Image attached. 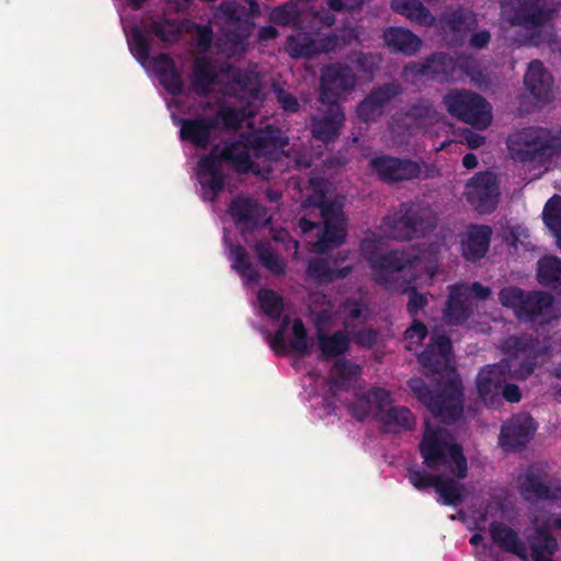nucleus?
Masks as SVG:
<instances>
[{"instance_id":"1","label":"nucleus","mask_w":561,"mask_h":561,"mask_svg":"<svg viewBox=\"0 0 561 561\" xmlns=\"http://www.w3.org/2000/svg\"><path fill=\"white\" fill-rule=\"evenodd\" d=\"M322 405L329 414L335 412L336 401L346 402L350 414L359 422L373 416L386 432L411 431L415 416L405 407L392 405L387 388H323Z\"/></svg>"},{"instance_id":"2","label":"nucleus","mask_w":561,"mask_h":561,"mask_svg":"<svg viewBox=\"0 0 561 561\" xmlns=\"http://www.w3.org/2000/svg\"><path fill=\"white\" fill-rule=\"evenodd\" d=\"M423 463L431 470L447 469L448 472L462 480L468 474V462L460 444L450 443L446 432L424 422V432L419 444Z\"/></svg>"},{"instance_id":"3","label":"nucleus","mask_w":561,"mask_h":561,"mask_svg":"<svg viewBox=\"0 0 561 561\" xmlns=\"http://www.w3.org/2000/svg\"><path fill=\"white\" fill-rule=\"evenodd\" d=\"M437 226L434 210L423 202H404L387 215L382 227L388 237L410 241L432 232Z\"/></svg>"},{"instance_id":"4","label":"nucleus","mask_w":561,"mask_h":561,"mask_svg":"<svg viewBox=\"0 0 561 561\" xmlns=\"http://www.w3.org/2000/svg\"><path fill=\"white\" fill-rule=\"evenodd\" d=\"M417 362L424 375L435 381V386H462L448 335L433 334L417 355Z\"/></svg>"},{"instance_id":"5","label":"nucleus","mask_w":561,"mask_h":561,"mask_svg":"<svg viewBox=\"0 0 561 561\" xmlns=\"http://www.w3.org/2000/svg\"><path fill=\"white\" fill-rule=\"evenodd\" d=\"M368 169L376 179L386 184H397L414 180L433 179L439 174L434 164H426L411 158L379 154L371 158Z\"/></svg>"},{"instance_id":"6","label":"nucleus","mask_w":561,"mask_h":561,"mask_svg":"<svg viewBox=\"0 0 561 561\" xmlns=\"http://www.w3.org/2000/svg\"><path fill=\"white\" fill-rule=\"evenodd\" d=\"M516 489L529 505L546 504L561 508V479L550 481L547 470L538 463L529 465L517 477Z\"/></svg>"},{"instance_id":"7","label":"nucleus","mask_w":561,"mask_h":561,"mask_svg":"<svg viewBox=\"0 0 561 561\" xmlns=\"http://www.w3.org/2000/svg\"><path fill=\"white\" fill-rule=\"evenodd\" d=\"M414 397L444 424L457 422L463 413V388H411Z\"/></svg>"},{"instance_id":"8","label":"nucleus","mask_w":561,"mask_h":561,"mask_svg":"<svg viewBox=\"0 0 561 561\" xmlns=\"http://www.w3.org/2000/svg\"><path fill=\"white\" fill-rule=\"evenodd\" d=\"M443 103L453 117L478 129H485L491 124V106L476 92L451 90L444 95Z\"/></svg>"},{"instance_id":"9","label":"nucleus","mask_w":561,"mask_h":561,"mask_svg":"<svg viewBox=\"0 0 561 561\" xmlns=\"http://www.w3.org/2000/svg\"><path fill=\"white\" fill-rule=\"evenodd\" d=\"M502 306L514 311L515 316L525 322H533L550 312L553 297L546 291H525L516 286L502 288L499 293Z\"/></svg>"},{"instance_id":"10","label":"nucleus","mask_w":561,"mask_h":561,"mask_svg":"<svg viewBox=\"0 0 561 561\" xmlns=\"http://www.w3.org/2000/svg\"><path fill=\"white\" fill-rule=\"evenodd\" d=\"M560 7L556 0H517L512 4L508 21L514 26L537 31L556 18Z\"/></svg>"},{"instance_id":"11","label":"nucleus","mask_w":561,"mask_h":561,"mask_svg":"<svg viewBox=\"0 0 561 561\" xmlns=\"http://www.w3.org/2000/svg\"><path fill=\"white\" fill-rule=\"evenodd\" d=\"M356 82V73L348 65L334 62L324 66L320 75V102L339 104L341 98L355 88Z\"/></svg>"},{"instance_id":"12","label":"nucleus","mask_w":561,"mask_h":561,"mask_svg":"<svg viewBox=\"0 0 561 561\" xmlns=\"http://www.w3.org/2000/svg\"><path fill=\"white\" fill-rule=\"evenodd\" d=\"M310 20L306 26L308 32H297L286 39V51L294 59H310L317 56V38L314 34L323 27H331L335 23V16L330 11L322 9L320 11H310Z\"/></svg>"},{"instance_id":"13","label":"nucleus","mask_w":561,"mask_h":561,"mask_svg":"<svg viewBox=\"0 0 561 561\" xmlns=\"http://www.w3.org/2000/svg\"><path fill=\"white\" fill-rule=\"evenodd\" d=\"M536 341L533 335L523 333L510 335L501 344V351L506 358L503 360L514 362V378L525 380L533 375L536 364Z\"/></svg>"},{"instance_id":"14","label":"nucleus","mask_w":561,"mask_h":561,"mask_svg":"<svg viewBox=\"0 0 561 561\" xmlns=\"http://www.w3.org/2000/svg\"><path fill=\"white\" fill-rule=\"evenodd\" d=\"M465 195L479 214L493 213L500 198L497 176L491 171L478 172L466 184Z\"/></svg>"},{"instance_id":"15","label":"nucleus","mask_w":561,"mask_h":561,"mask_svg":"<svg viewBox=\"0 0 561 561\" xmlns=\"http://www.w3.org/2000/svg\"><path fill=\"white\" fill-rule=\"evenodd\" d=\"M537 428L529 413L514 414L501 425L497 444L504 453L520 451L534 438Z\"/></svg>"},{"instance_id":"16","label":"nucleus","mask_w":561,"mask_h":561,"mask_svg":"<svg viewBox=\"0 0 561 561\" xmlns=\"http://www.w3.org/2000/svg\"><path fill=\"white\" fill-rule=\"evenodd\" d=\"M506 146L514 161L543 162L542 140L539 126L524 127L507 138Z\"/></svg>"},{"instance_id":"17","label":"nucleus","mask_w":561,"mask_h":561,"mask_svg":"<svg viewBox=\"0 0 561 561\" xmlns=\"http://www.w3.org/2000/svg\"><path fill=\"white\" fill-rule=\"evenodd\" d=\"M228 214L237 228L245 233L253 232L263 222L266 208L252 197L237 195L228 206Z\"/></svg>"},{"instance_id":"18","label":"nucleus","mask_w":561,"mask_h":561,"mask_svg":"<svg viewBox=\"0 0 561 561\" xmlns=\"http://www.w3.org/2000/svg\"><path fill=\"white\" fill-rule=\"evenodd\" d=\"M407 68L416 76L446 82L455 79L458 62L446 53H433L425 60L411 62Z\"/></svg>"},{"instance_id":"19","label":"nucleus","mask_w":561,"mask_h":561,"mask_svg":"<svg viewBox=\"0 0 561 561\" xmlns=\"http://www.w3.org/2000/svg\"><path fill=\"white\" fill-rule=\"evenodd\" d=\"M250 150H252V147L242 138L241 133L238 139L225 142L221 149L215 146L209 153L215 154L218 163L225 162L231 165L238 174H248L255 172Z\"/></svg>"},{"instance_id":"20","label":"nucleus","mask_w":561,"mask_h":561,"mask_svg":"<svg viewBox=\"0 0 561 561\" xmlns=\"http://www.w3.org/2000/svg\"><path fill=\"white\" fill-rule=\"evenodd\" d=\"M345 257L314 256L308 260L306 276L317 285H328L346 278L353 271L352 265L342 266Z\"/></svg>"},{"instance_id":"21","label":"nucleus","mask_w":561,"mask_h":561,"mask_svg":"<svg viewBox=\"0 0 561 561\" xmlns=\"http://www.w3.org/2000/svg\"><path fill=\"white\" fill-rule=\"evenodd\" d=\"M402 92L397 83H383L374 88L356 107L357 116L365 123L380 116L385 106Z\"/></svg>"},{"instance_id":"22","label":"nucleus","mask_w":561,"mask_h":561,"mask_svg":"<svg viewBox=\"0 0 561 561\" xmlns=\"http://www.w3.org/2000/svg\"><path fill=\"white\" fill-rule=\"evenodd\" d=\"M328 110L319 117L311 119L312 137L322 142L334 141L344 126L345 114L340 104H328Z\"/></svg>"},{"instance_id":"23","label":"nucleus","mask_w":561,"mask_h":561,"mask_svg":"<svg viewBox=\"0 0 561 561\" xmlns=\"http://www.w3.org/2000/svg\"><path fill=\"white\" fill-rule=\"evenodd\" d=\"M493 230L488 225H470L461 240V253L466 261L476 263L485 256L490 249Z\"/></svg>"},{"instance_id":"24","label":"nucleus","mask_w":561,"mask_h":561,"mask_svg":"<svg viewBox=\"0 0 561 561\" xmlns=\"http://www.w3.org/2000/svg\"><path fill=\"white\" fill-rule=\"evenodd\" d=\"M321 219L323 228L318 241L314 243V248L318 253H325L339 248L346 239L343 208Z\"/></svg>"},{"instance_id":"25","label":"nucleus","mask_w":561,"mask_h":561,"mask_svg":"<svg viewBox=\"0 0 561 561\" xmlns=\"http://www.w3.org/2000/svg\"><path fill=\"white\" fill-rule=\"evenodd\" d=\"M242 138L252 147L256 157H272L288 144L282 130L272 126L254 133L244 131Z\"/></svg>"},{"instance_id":"26","label":"nucleus","mask_w":561,"mask_h":561,"mask_svg":"<svg viewBox=\"0 0 561 561\" xmlns=\"http://www.w3.org/2000/svg\"><path fill=\"white\" fill-rule=\"evenodd\" d=\"M525 545L533 561H553L552 556L559 549L558 539L547 524L535 526Z\"/></svg>"},{"instance_id":"27","label":"nucleus","mask_w":561,"mask_h":561,"mask_svg":"<svg viewBox=\"0 0 561 561\" xmlns=\"http://www.w3.org/2000/svg\"><path fill=\"white\" fill-rule=\"evenodd\" d=\"M472 314V307L469 304V290L466 285L450 286L449 296L446 301L443 317L448 325L465 323Z\"/></svg>"},{"instance_id":"28","label":"nucleus","mask_w":561,"mask_h":561,"mask_svg":"<svg viewBox=\"0 0 561 561\" xmlns=\"http://www.w3.org/2000/svg\"><path fill=\"white\" fill-rule=\"evenodd\" d=\"M214 130L216 128L210 117L182 118L180 138L183 141L191 142L196 148L206 149L213 139Z\"/></svg>"},{"instance_id":"29","label":"nucleus","mask_w":561,"mask_h":561,"mask_svg":"<svg viewBox=\"0 0 561 561\" xmlns=\"http://www.w3.org/2000/svg\"><path fill=\"white\" fill-rule=\"evenodd\" d=\"M153 68L160 84L169 94L180 96L184 93L182 75L169 54L162 53L154 57Z\"/></svg>"},{"instance_id":"30","label":"nucleus","mask_w":561,"mask_h":561,"mask_svg":"<svg viewBox=\"0 0 561 561\" xmlns=\"http://www.w3.org/2000/svg\"><path fill=\"white\" fill-rule=\"evenodd\" d=\"M524 84L537 101H549L553 79L542 61L533 60L528 64L524 76Z\"/></svg>"},{"instance_id":"31","label":"nucleus","mask_w":561,"mask_h":561,"mask_svg":"<svg viewBox=\"0 0 561 561\" xmlns=\"http://www.w3.org/2000/svg\"><path fill=\"white\" fill-rule=\"evenodd\" d=\"M489 533L492 541L503 551L527 560V547L512 527L500 522H492Z\"/></svg>"},{"instance_id":"32","label":"nucleus","mask_w":561,"mask_h":561,"mask_svg":"<svg viewBox=\"0 0 561 561\" xmlns=\"http://www.w3.org/2000/svg\"><path fill=\"white\" fill-rule=\"evenodd\" d=\"M382 38L391 53H401L409 57L415 55L422 46L421 38L403 27L390 26L386 28Z\"/></svg>"},{"instance_id":"33","label":"nucleus","mask_w":561,"mask_h":561,"mask_svg":"<svg viewBox=\"0 0 561 561\" xmlns=\"http://www.w3.org/2000/svg\"><path fill=\"white\" fill-rule=\"evenodd\" d=\"M198 181L203 187H207L216 198L225 187L226 175L220 169V163L214 153H207L197 162Z\"/></svg>"},{"instance_id":"34","label":"nucleus","mask_w":561,"mask_h":561,"mask_svg":"<svg viewBox=\"0 0 561 561\" xmlns=\"http://www.w3.org/2000/svg\"><path fill=\"white\" fill-rule=\"evenodd\" d=\"M218 78L208 57H196L192 65L191 85L198 96H207Z\"/></svg>"},{"instance_id":"35","label":"nucleus","mask_w":561,"mask_h":561,"mask_svg":"<svg viewBox=\"0 0 561 561\" xmlns=\"http://www.w3.org/2000/svg\"><path fill=\"white\" fill-rule=\"evenodd\" d=\"M514 367V362L510 360L485 365L477 375L476 386H515Z\"/></svg>"},{"instance_id":"36","label":"nucleus","mask_w":561,"mask_h":561,"mask_svg":"<svg viewBox=\"0 0 561 561\" xmlns=\"http://www.w3.org/2000/svg\"><path fill=\"white\" fill-rule=\"evenodd\" d=\"M411 265L410 255L398 251H390L370 260L373 271L380 274L383 280H388L394 273L404 272Z\"/></svg>"},{"instance_id":"37","label":"nucleus","mask_w":561,"mask_h":561,"mask_svg":"<svg viewBox=\"0 0 561 561\" xmlns=\"http://www.w3.org/2000/svg\"><path fill=\"white\" fill-rule=\"evenodd\" d=\"M188 21L176 19H152L149 31L161 42L167 44L178 43L185 32H188Z\"/></svg>"},{"instance_id":"38","label":"nucleus","mask_w":561,"mask_h":561,"mask_svg":"<svg viewBox=\"0 0 561 561\" xmlns=\"http://www.w3.org/2000/svg\"><path fill=\"white\" fill-rule=\"evenodd\" d=\"M318 346L323 359L337 358L345 354L351 344L347 332L339 330L332 334H327L321 329L317 332Z\"/></svg>"},{"instance_id":"39","label":"nucleus","mask_w":561,"mask_h":561,"mask_svg":"<svg viewBox=\"0 0 561 561\" xmlns=\"http://www.w3.org/2000/svg\"><path fill=\"white\" fill-rule=\"evenodd\" d=\"M390 8L394 13L401 14L422 26H432L435 18L431 11L417 0H392Z\"/></svg>"},{"instance_id":"40","label":"nucleus","mask_w":561,"mask_h":561,"mask_svg":"<svg viewBox=\"0 0 561 561\" xmlns=\"http://www.w3.org/2000/svg\"><path fill=\"white\" fill-rule=\"evenodd\" d=\"M270 19L274 24L277 25H294L302 28L304 23L310 20V15L309 12H300L298 1L290 0L284 4L275 7L270 14Z\"/></svg>"},{"instance_id":"41","label":"nucleus","mask_w":561,"mask_h":561,"mask_svg":"<svg viewBox=\"0 0 561 561\" xmlns=\"http://www.w3.org/2000/svg\"><path fill=\"white\" fill-rule=\"evenodd\" d=\"M439 24L443 28H447L451 33L465 34L477 25V19L472 11L458 8L453 11L444 12L439 18Z\"/></svg>"},{"instance_id":"42","label":"nucleus","mask_w":561,"mask_h":561,"mask_svg":"<svg viewBox=\"0 0 561 561\" xmlns=\"http://www.w3.org/2000/svg\"><path fill=\"white\" fill-rule=\"evenodd\" d=\"M537 280L552 289H561V259L554 255L541 257L537 263Z\"/></svg>"},{"instance_id":"43","label":"nucleus","mask_w":561,"mask_h":561,"mask_svg":"<svg viewBox=\"0 0 561 561\" xmlns=\"http://www.w3.org/2000/svg\"><path fill=\"white\" fill-rule=\"evenodd\" d=\"M456 477L439 473L435 491L442 499V503L448 506H458L463 501V485L458 482Z\"/></svg>"},{"instance_id":"44","label":"nucleus","mask_w":561,"mask_h":561,"mask_svg":"<svg viewBox=\"0 0 561 561\" xmlns=\"http://www.w3.org/2000/svg\"><path fill=\"white\" fill-rule=\"evenodd\" d=\"M245 117L247 115L244 108H237L222 104L219 106L215 116L210 118L214 121L216 129L237 131L241 128Z\"/></svg>"},{"instance_id":"45","label":"nucleus","mask_w":561,"mask_h":561,"mask_svg":"<svg viewBox=\"0 0 561 561\" xmlns=\"http://www.w3.org/2000/svg\"><path fill=\"white\" fill-rule=\"evenodd\" d=\"M255 254L263 267L275 276H283L286 273V263L273 250L268 241H257L254 245Z\"/></svg>"},{"instance_id":"46","label":"nucleus","mask_w":561,"mask_h":561,"mask_svg":"<svg viewBox=\"0 0 561 561\" xmlns=\"http://www.w3.org/2000/svg\"><path fill=\"white\" fill-rule=\"evenodd\" d=\"M230 259L232 260V268L237 271L241 277L245 278L248 282L259 280V272L250 261L249 253L243 245L231 244Z\"/></svg>"},{"instance_id":"47","label":"nucleus","mask_w":561,"mask_h":561,"mask_svg":"<svg viewBox=\"0 0 561 561\" xmlns=\"http://www.w3.org/2000/svg\"><path fill=\"white\" fill-rule=\"evenodd\" d=\"M342 208L343 207L340 203L329 201L322 191L314 192L307 196L301 203L302 211H310L316 215L318 214L320 218L332 215Z\"/></svg>"},{"instance_id":"48","label":"nucleus","mask_w":561,"mask_h":561,"mask_svg":"<svg viewBox=\"0 0 561 561\" xmlns=\"http://www.w3.org/2000/svg\"><path fill=\"white\" fill-rule=\"evenodd\" d=\"M129 49L141 64L148 61L151 51V41L139 26H133L129 34Z\"/></svg>"},{"instance_id":"49","label":"nucleus","mask_w":561,"mask_h":561,"mask_svg":"<svg viewBox=\"0 0 561 561\" xmlns=\"http://www.w3.org/2000/svg\"><path fill=\"white\" fill-rule=\"evenodd\" d=\"M257 299L261 309L267 317L272 319L280 318L284 310V302L283 298L276 291L268 288L260 289Z\"/></svg>"},{"instance_id":"50","label":"nucleus","mask_w":561,"mask_h":561,"mask_svg":"<svg viewBox=\"0 0 561 561\" xmlns=\"http://www.w3.org/2000/svg\"><path fill=\"white\" fill-rule=\"evenodd\" d=\"M436 114L437 112L433 103L426 99H421L417 102L410 104L405 112V116L419 126L433 121Z\"/></svg>"},{"instance_id":"51","label":"nucleus","mask_w":561,"mask_h":561,"mask_svg":"<svg viewBox=\"0 0 561 561\" xmlns=\"http://www.w3.org/2000/svg\"><path fill=\"white\" fill-rule=\"evenodd\" d=\"M545 225L552 231L553 236L561 233V196L554 194L546 203L542 211Z\"/></svg>"},{"instance_id":"52","label":"nucleus","mask_w":561,"mask_h":561,"mask_svg":"<svg viewBox=\"0 0 561 561\" xmlns=\"http://www.w3.org/2000/svg\"><path fill=\"white\" fill-rule=\"evenodd\" d=\"M289 345L295 353L301 356L308 355L310 352L308 333L300 318H296L293 322V335L289 340Z\"/></svg>"},{"instance_id":"53","label":"nucleus","mask_w":561,"mask_h":561,"mask_svg":"<svg viewBox=\"0 0 561 561\" xmlns=\"http://www.w3.org/2000/svg\"><path fill=\"white\" fill-rule=\"evenodd\" d=\"M539 131L542 140L543 161L561 153V129L551 130L539 127Z\"/></svg>"},{"instance_id":"54","label":"nucleus","mask_w":561,"mask_h":561,"mask_svg":"<svg viewBox=\"0 0 561 561\" xmlns=\"http://www.w3.org/2000/svg\"><path fill=\"white\" fill-rule=\"evenodd\" d=\"M407 477L410 483L419 491L435 489L438 481L439 473L433 474L427 472L425 469L411 467L408 469Z\"/></svg>"},{"instance_id":"55","label":"nucleus","mask_w":561,"mask_h":561,"mask_svg":"<svg viewBox=\"0 0 561 561\" xmlns=\"http://www.w3.org/2000/svg\"><path fill=\"white\" fill-rule=\"evenodd\" d=\"M332 371L335 377L344 381H352L356 380V378L360 375L362 369L357 364L342 358L334 362Z\"/></svg>"},{"instance_id":"56","label":"nucleus","mask_w":561,"mask_h":561,"mask_svg":"<svg viewBox=\"0 0 561 561\" xmlns=\"http://www.w3.org/2000/svg\"><path fill=\"white\" fill-rule=\"evenodd\" d=\"M402 293L409 294V301L407 305L409 316L411 318H417L419 312L428 304L427 297L421 294L414 286H408L402 290Z\"/></svg>"},{"instance_id":"57","label":"nucleus","mask_w":561,"mask_h":561,"mask_svg":"<svg viewBox=\"0 0 561 561\" xmlns=\"http://www.w3.org/2000/svg\"><path fill=\"white\" fill-rule=\"evenodd\" d=\"M478 398L489 409L499 410L503 405L501 388H477Z\"/></svg>"},{"instance_id":"58","label":"nucleus","mask_w":561,"mask_h":561,"mask_svg":"<svg viewBox=\"0 0 561 561\" xmlns=\"http://www.w3.org/2000/svg\"><path fill=\"white\" fill-rule=\"evenodd\" d=\"M427 334V327L417 318H412V323L405 330L404 337L410 342L421 343L425 340Z\"/></svg>"},{"instance_id":"59","label":"nucleus","mask_w":561,"mask_h":561,"mask_svg":"<svg viewBox=\"0 0 561 561\" xmlns=\"http://www.w3.org/2000/svg\"><path fill=\"white\" fill-rule=\"evenodd\" d=\"M275 95L277 102L280 104L282 108L285 112L296 113L299 111L300 104L298 102V99L294 94L287 92L282 88H277L275 89Z\"/></svg>"},{"instance_id":"60","label":"nucleus","mask_w":561,"mask_h":561,"mask_svg":"<svg viewBox=\"0 0 561 561\" xmlns=\"http://www.w3.org/2000/svg\"><path fill=\"white\" fill-rule=\"evenodd\" d=\"M305 214L298 219L297 226L304 234L312 232L314 229L320 228L322 225V219L318 214H312L310 211H304Z\"/></svg>"},{"instance_id":"61","label":"nucleus","mask_w":561,"mask_h":561,"mask_svg":"<svg viewBox=\"0 0 561 561\" xmlns=\"http://www.w3.org/2000/svg\"><path fill=\"white\" fill-rule=\"evenodd\" d=\"M197 46L202 50H208L213 44L214 33L209 25L194 24Z\"/></svg>"},{"instance_id":"62","label":"nucleus","mask_w":561,"mask_h":561,"mask_svg":"<svg viewBox=\"0 0 561 561\" xmlns=\"http://www.w3.org/2000/svg\"><path fill=\"white\" fill-rule=\"evenodd\" d=\"M339 46V37L334 33H330L317 39V55L334 51Z\"/></svg>"},{"instance_id":"63","label":"nucleus","mask_w":561,"mask_h":561,"mask_svg":"<svg viewBox=\"0 0 561 561\" xmlns=\"http://www.w3.org/2000/svg\"><path fill=\"white\" fill-rule=\"evenodd\" d=\"M491 41V33L488 30L476 32L469 39V45L474 49L485 48Z\"/></svg>"},{"instance_id":"64","label":"nucleus","mask_w":561,"mask_h":561,"mask_svg":"<svg viewBox=\"0 0 561 561\" xmlns=\"http://www.w3.org/2000/svg\"><path fill=\"white\" fill-rule=\"evenodd\" d=\"M377 341V333L371 329L359 330L356 334V342L363 346H373Z\"/></svg>"}]
</instances>
